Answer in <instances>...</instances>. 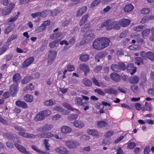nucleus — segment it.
Segmentation results:
<instances>
[{
    "instance_id": "nucleus-1",
    "label": "nucleus",
    "mask_w": 154,
    "mask_h": 154,
    "mask_svg": "<svg viewBox=\"0 0 154 154\" xmlns=\"http://www.w3.org/2000/svg\"><path fill=\"white\" fill-rule=\"evenodd\" d=\"M125 65L122 62H119L117 64H114L111 66V69L115 72H119L121 70H125Z\"/></svg>"
},
{
    "instance_id": "nucleus-2",
    "label": "nucleus",
    "mask_w": 154,
    "mask_h": 154,
    "mask_svg": "<svg viewBox=\"0 0 154 154\" xmlns=\"http://www.w3.org/2000/svg\"><path fill=\"white\" fill-rule=\"evenodd\" d=\"M83 40L85 43H88L95 38V35L94 33L87 32L84 34Z\"/></svg>"
},
{
    "instance_id": "nucleus-3",
    "label": "nucleus",
    "mask_w": 154,
    "mask_h": 154,
    "mask_svg": "<svg viewBox=\"0 0 154 154\" xmlns=\"http://www.w3.org/2000/svg\"><path fill=\"white\" fill-rule=\"evenodd\" d=\"M92 45L94 48L97 50H100L104 48V46H103L99 38L94 41Z\"/></svg>"
},
{
    "instance_id": "nucleus-4",
    "label": "nucleus",
    "mask_w": 154,
    "mask_h": 154,
    "mask_svg": "<svg viewBox=\"0 0 154 154\" xmlns=\"http://www.w3.org/2000/svg\"><path fill=\"white\" fill-rule=\"evenodd\" d=\"M120 26L119 22H118L117 21L110 22V23L107 26V29H106L109 30L114 29L115 30H118L120 29Z\"/></svg>"
},
{
    "instance_id": "nucleus-5",
    "label": "nucleus",
    "mask_w": 154,
    "mask_h": 154,
    "mask_svg": "<svg viewBox=\"0 0 154 154\" xmlns=\"http://www.w3.org/2000/svg\"><path fill=\"white\" fill-rule=\"evenodd\" d=\"M15 5L14 3H11L8 6L5 7L2 11L3 15H5L9 14L14 7Z\"/></svg>"
},
{
    "instance_id": "nucleus-6",
    "label": "nucleus",
    "mask_w": 154,
    "mask_h": 154,
    "mask_svg": "<svg viewBox=\"0 0 154 154\" xmlns=\"http://www.w3.org/2000/svg\"><path fill=\"white\" fill-rule=\"evenodd\" d=\"M53 128L52 125H46L40 127L38 128L37 131L38 132H43L51 130Z\"/></svg>"
},
{
    "instance_id": "nucleus-7",
    "label": "nucleus",
    "mask_w": 154,
    "mask_h": 154,
    "mask_svg": "<svg viewBox=\"0 0 154 154\" xmlns=\"http://www.w3.org/2000/svg\"><path fill=\"white\" fill-rule=\"evenodd\" d=\"M66 145L69 148L74 149L78 146L79 143L78 141L75 140L68 141L65 143Z\"/></svg>"
},
{
    "instance_id": "nucleus-8",
    "label": "nucleus",
    "mask_w": 154,
    "mask_h": 154,
    "mask_svg": "<svg viewBox=\"0 0 154 154\" xmlns=\"http://www.w3.org/2000/svg\"><path fill=\"white\" fill-rule=\"evenodd\" d=\"M18 84L16 83L13 84L10 87V91L11 95L13 97L16 94L18 91Z\"/></svg>"
},
{
    "instance_id": "nucleus-9",
    "label": "nucleus",
    "mask_w": 154,
    "mask_h": 154,
    "mask_svg": "<svg viewBox=\"0 0 154 154\" xmlns=\"http://www.w3.org/2000/svg\"><path fill=\"white\" fill-rule=\"evenodd\" d=\"M48 52V63H51L54 60L56 56L57 52L56 51L53 50H49Z\"/></svg>"
},
{
    "instance_id": "nucleus-10",
    "label": "nucleus",
    "mask_w": 154,
    "mask_h": 154,
    "mask_svg": "<svg viewBox=\"0 0 154 154\" xmlns=\"http://www.w3.org/2000/svg\"><path fill=\"white\" fill-rule=\"evenodd\" d=\"M34 58L32 57L28 58L22 64V67L25 68L28 67L34 61Z\"/></svg>"
},
{
    "instance_id": "nucleus-11",
    "label": "nucleus",
    "mask_w": 154,
    "mask_h": 154,
    "mask_svg": "<svg viewBox=\"0 0 154 154\" xmlns=\"http://www.w3.org/2000/svg\"><path fill=\"white\" fill-rule=\"evenodd\" d=\"M79 68L80 70L84 72V74L86 75V73L90 71V69L88 66L85 63H81L79 65Z\"/></svg>"
},
{
    "instance_id": "nucleus-12",
    "label": "nucleus",
    "mask_w": 154,
    "mask_h": 154,
    "mask_svg": "<svg viewBox=\"0 0 154 154\" xmlns=\"http://www.w3.org/2000/svg\"><path fill=\"white\" fill-rule=\"evenodd\" d=\"M131 23V21L128 19H121L119 21V25L125 27L128 26Z\"/></svg>"
},
{
    "instance_id": "nucleus-13",
    "label": "nucleus",
    "mask_w": 154,
    "mask_h": 154,
    "mask_svg": "<svg viewBox=\"0 0 154 154\" xmlns=\"http://www.w3.org/2000/svg\"><path fill=\"white\" fill-rule=\"evenodd\" d=\"M87 132L89 135L94 136L98 138L100 136L99 132L95 130L88 129Z\"/></svg>"
},
{
    "instance_id": "nucleus-14",
    "label": "nucleus",
    "mask_w": 154,
    "mask_h": 154,
    "mask_svg": "<svg viewBox=\"0 0 154 154\" xmlns=\"http://www.w3.org/2000/svg\"><path fill=\"white\" fill-rule=\"evenodd\" d=\"M73 125L74 126L79 128H82L85 126L84 122L81 120L74 121L73 123Z\"/></svg>"
},
{
    "instance_id": "nucleus-15",
    "label": "nucleus",
    "mask_w": 154,
    "mask_h": 154,
    "mask_svg": "<svg viewBox=\"0 0 154 154\" xmlns=\"http://www.w3.org/2000/svg\"><path fill=\"white\" fill-rule=\"evenodd\" d=\"M15 104L17 106L26 109L28 107V105L27 104L23 101L20 100H17Z\"/></svg>"
},
{
    "instance_id": "nucleus-16",
    "label": "nucleus",
    "mask_w": 154,
    "mask_h": 154,
    "mask_svg": "<svg viewBox=\"0 0 154 154\" xmlns=\"http://www.w3.org/2000/svg\"><path fill=\"white\" fill-rule=\"evenodd\" d=\"M104 48L107 47L109 45L110 42L109 39L107 38H99Z\"/></svg>"
},
{
    "instance_id": "nucleus-17",
    "label": "nucleus",
    "mask_w": 154,
    "mask_h": 154,
    "mask_svg": "<svg viewBox=\"0 0 154 154\" xmlns=\"http://www.w3.org/2000/svg\"><path fill=\"white\" fill-rule=\"evenodd\" d=\"M107 54L106 51L100 52L98 53L95 56V58L97 61H100L99 59L102 58L107 55Z\"/></svg>"
},
{
    "instance_id": "nucleus-18",
    "label": "nucleus",
    "mask_w": 154,
    "mask_h": 154,
    "mask_svg": "<svg viewBox=\"0 0 154 154\" xmlns=\"http://www.w3.org/2000/svg\"><path fill=\"white\" fill-rule=\"evenodd\" d=\"M55 150L57 152L60 154H65L68 152L67 149L63 146L57 147Z\"/></svg>"
},
{
    "instance_id": "nucleus-19",
    "label": "nucleus",
    "mask_w": 154,
    "mask_h": 154,
    "mask_svg": "<svg viewBox=\"0 0 154 154\" xmlns=\"http://www.w3.org/2000/svg\"><path fill=\"white\" fill-rule=\"evenodd\" d=\"M87 8L86 6H84L81 8L78 11L76 14V17L81 16L86 11Z\"/></svg>"
},
{
    "instance_id": "nucleus-20",
    "label": "nucleus",
    "mask_w": 154,
    "mask_h": 154,
    "mask_svg": "<svg viewBox=\"0 0 154 154\" xmlns=\"http://www.w3.org/2000/svg\"><path fill=\"white\" fill-rule=\"evenodd\" d=\"M45 118L44 116L41 111L39 112L35 117L34 119L36 121H40L44 119Z\"/></svg>"
},
{
    "instance_id": "nucleus-21",
    "label": "nucleus",
    "mask_w": 154,
    "mask_h": 154,
    "mask_svg": "<svg viewBox=\"0 0 154 154\" xmlns=\"http://www.w3.org/2000/svg\"><path fill=\"white\" fill-rule=\"evenodd\" d=\"M134 8L133 5L131 4H129L126 5L124 8V11L126 12H128L131 11Z\"/></svg>"
},
{
    "instance_id": "nucleus-22",
    "label": "nucleus",
    "mask_w": 154,
    "mask_h": 154,
    "mask_svg": "<svg viewBox=\"0 0 154 154\" xmlns=\"http://www.w3.org/2000/svg\"><path fill=\"white\" fill-rule=\"evenodd\" d=\"M110 76L112 79L116 82H119L120 81V76L116 73H112Z\"/></svg>"
},
{
    "instance_id": "nucleus-23",
    "label": "nucleus",
    "mask_w": 154,
    "mask_h": 154,
    "mask_svg": "<svg viewBox=\"0 0 154 154\" xmlns=\"http://www.w3.org/2000/svg\"><path fill=\"white\" fill-rule=\"evenodd\" d=\"M56 103V101L53 99H50L44 102V104L47 106H50L55 104Z\"/></svg>"
},
{
    "instance_id": "nucleus-24",
    "label": "nucleus",
    "mask_w": 154,
    "mask_h": 154,
    "mask_svg": "<svg viewBox=\"0 0 154 154\" xmlns=\"http://www.w3.org/2000/svg\"><path fill=\"white\" fill-rule=\"evenodd\" d=\"M139 81V79L137 76L134 75L131 76L129 79V81L132 84L137 83Z\"/></svg>"
},
{
    "instance_id": "nucleus-25",
    "label": "nucleus",
    "mask_w": 154,
    "mask_h": 154,
    "mask_svg": "<svg viewBox=\"0 0 154 154\" xmlns=\"http://www.w3.org/2000/svg\"><path fill=\"white\" fill-rule=\"evenodd\" d=\"M9 44L5 43L4 45L0 48V55L4 54L8 49Z\"/></svg>"
},
{
    "instance_id": "nucleus-26",
    "label": "nucleus",
    "mask_w": 154,
    "mask_h": 154,
    "mask_svg": "<svg viewBox=\"0 0 154 154\" xmlns=\"http://www.w3.org/2000/svg\"><path fill=\"white\" fill-rule=\"evenodd\" d=\"M15 24L12 23L8 26L7 27L5 30V32L6 34H8L11 32L14 27Z\"/></svg>"
},
{
    "instance_id": "nucleus-27",
    "label": "nucleus",
    "mask_w": 154,
    "mask_h": 154,
    "mask_svg": "<svg viewBox=\"0 0 154 154\" xmlns=\"http://www.w3.org/2000/svg\"><path fill=\"white\" fill-rule=\"evenodd\" d=\"M88 17V14H85L82 17L80 22V26H82L85 22H87Z\"/></svg>"
},
{
    "instance_id": "nucleus-28",
    "label": "nucleus",
    "mask_w": 154,
    "mask_h": 154,
    "mask_svg": "<svg viewBox=\"0 0 154 154\" xmlns=\"http://www.w3.org/2000/svg\"><path fill=\"white\" fill-rule=\"evenodd\" d=\"M61 131L64 133H69L71 132L72 129L70 127L66 126H64L61 128Z\"/></svg>"
},
{
    "instance_id": "nucleus-29",
    "label": "nucleus",
    "mask_w": 154,
    "mask_h": 154,
    "mask_svg": "<svg viewBox=\"0 0 154 154\" xmlns=\"http://www.w3.org/2000/svg\"><path fill=\"white\" fill-rule=\"evenodd\" d=\"M89 55L88 54H82L80 55L79 57V59L83 62H85L89 60Z\"/></svg>"
},
{
    "instance_id": "nucleus-30",
    "label": "nucleus",
    "mask_w": 154,
    "mask_h": 154,
    "mask_svg": "<svg viewBox=\"0 0 154 154\" xmlns=\"http://www.w3.org/2000/svg\"><path fill=\"white\" fill-rule=\"evenodd\" d=\"M24 99L26 101L29 103L32 102L33 100V96L29 94L26 95L24 97Z\"/></svg>"
},
{
    "instance_id": "nucleus-31",
    "label": "nucleus",
    "mask_w": 154,
    "mask_h": 154,
    "mask_svg": "<svg viewBox=\"0 0 154 154\" xmlns=\"http://www.w3.org/2000/svg\"><path fill=\"white\" fill-rule=\"evenodd\" d=\"M146 58H148L151 61H154V54L153 52L149 51L146 53Z\"/></svg>"
},
{
    "instance_id": "nucleus-32",
    "label": "nucleus",
    "mask_w": 154,
    "mask_h": 154,
    "mask_svg": "<svg viewBox=\"0 0 154 154\" xmlns=\"http://www.w3.org/2000/svg\"><path fill=\"white\" fill-rule=\"evenodd\" d=\"M21 76L19 73H17L13 75L12 79L14 82L17 83L20 81Z\"/></svg>"
},
{
    "instance_id": "nucleus-33",
    "label": "nucleus",
    "mask_w": 154,
    "mask_h": 154,
    "mask_svg": "<svg viewBox=\"0 0 154 154\" xmlns=\"http://www.w3.org/2000/svg\"><path fill=\"white\" fill-rule=\"evenodd\" d=\"M14 146L17 149L22 153H24L26 151L25 148L18 144L15 143L14 144Z\"/></svg>"
},
{
    "instance_id": "nucleus-34",
    "label": "nucleus",
    "mask_w": 154,
    "mask_h": 154,
    "mask_svg": "<svg viewBox=\"0 0 154 154\" xmlns=\"http://www.w3.org/2000/svg\"><path fill=\"white\" fill-rule=\"evenodd\" d=\"M32 79V77L30 76H27L23 79L21 81V83L23 84H26L29 82Z\"/></svg>"
},
{
    "instance_id": "nucleus-35",
    "label": "nucleus",
    "mask_w": 154,
    "mask_h": 154,
    "mask_svg": "<svg viewBox=\"0 0 154 154\" xmlns=\"http://www.w3.org/2000/svg\"><path fill=\"white\" fill-rule=\"evenodd\" d=\"M108 125V123L104 121H101L97 122V126L99 128L105 127Z\"/></svg>"
},
{
    "instance_id": "nucleus-36",
    "label": "nucleus",
    "mask_w": 154,
    "mask_h": 154,
    "mask_svg": "<svg viewBox=\"0 0 154 154\" xmlns=\"http://www.w3.org/2000/svg\"><path fill=\"white\" fill-rule=\"evenodd\" d=\"M83 83L86 86H91L92 85V82L86 78L84 79H83Z\"/></svg>"
},
{
    "instance_id": "nucleus-37",
    "label": "nucleus",
    "mask_w": 154,
    "mask_h": 154,
    "mask_svg": "<svg viewBox=\"0 0 154 154\" xmlns=\"http://www.w3.org/2000/svg\"><path fill=\"white\" fill-rule=\"evenodd\" d=\"M17 34L12 35L8 38L7 41L5 43H8V44L10 45L9 42L12 40L16 39L17 37Z\"/></svg>"
},
{
    "instance_id": "nucleus-38",
    "label": "nucleus",
    "mask_w": 154,
    "mask_h": 154,
    "mask_svg": "<svg viewBox=\"0 0 154 154\" xmlns=\"http://www.w3.org/2000/svg\"><path fill=\"white\" fill-rule=\"evenodd\" d=\"M150 30L149 29H147L143 30L142 33L143 37L144 38H146L148 36L150 32Z\"/></svg>"
},
{
    "instance_id": "nucleus-39",
    "label": "nucleus",
    "mask_w": 154,
    "mask_h": 154,
    "mask_svg": "<svg viewBox=\"0 0 154 154\" xmlns=\"http://www.w3.org/2000/svg\"><path fill=\"white\" fill-rule=\"evenodd\" d=\"M63 106L65 107L66 108H67L69 109H70L71 110L73 111L74 109L77 110L78 111V112L80 113V112H79V110L77 109H76L75 108L73 109L72 107L70 106L69 104L64 102L63 104Z\"/></svg>"
},
{
    "instance_id": "nucleus-40",
    "label": "nucleus",
    "mask_w": 154,
    "mask_h": 154,
    "mask_svg": "<svg viewBox=\"0 0 154 154\" xmlns=\"http://www.w3.org/2000/svg\"><path fill=\"white\" fill-rule=\"evenodd\" d=\"M29 85L26 87L24 89L23 91H27L28 90L32 91L34 89V86L32 85V83L29 84Z\"/></svg>"
},
{
    "instance_id": "nucleus-41",
    "label": "nucleus",
    "mask_w": 154,
    "mask_h": 154,
    "mask_svg": "<svg viewBox=\"0 0 154 154\" xmlns=\"http://www.w3.org/2000/svg\"><path fill=\"white\" fill-rule=\"evenodd\" d=\"M54 109L57 111L63 112V113L65 115L68 114L66 112V110L65 111L63 109H62L60 106H56L54 107Z\"/></svg>"
},
{
    "instance_id": "nucleus-42",
    "label": "nucleus",
    "mask_w": 154,
    "mask_h": 154,
    "mask_svg": "<svg viewBox=\"0 0 154 154\" xmlns=\"http://www.w3.org/2000/svg\"><path fill=\"white\" fill-rule=\"evenodd\" d=\"M3 136L4 137H7L11 140H13L14 137V135L10 133H4Z\"/></svg>"
},
{
    "instance_id": "nucleus-43",
    "label": "nucleus",
    "mask_w": 154,
    "mask_h": 154,
    "mask_svg": "<svg viewBox=\"0 0 154 154\" xmlns=\"http://www.w3.org/2000/svg\"><path fill=\"white\" fill-rule=\"evenodd\" d=\"M82 101V99L81 97H76L75 100V104L79 106L81 104Z\"/></svg>"
},
{
    "instance_id": "nucleus-44",
    "label": "nucleus",
    "mask_w": 154,
    "mask_h": 154,
    "mask_svg": "<svg viewBox=\"0 0 154 154\" xmlns=\"http://www.w3.org/2000/svg\"><path fill=\"white\" fill-rule=\"evenodd\" d=\"M102 0H95L93 2L91 5V8H93L99 4Z\"/></svg>"
},
{
    "instance_id": "nucleus-45",
    "label": "nucleus",
    "mask_w": 154,
    "mask_h": 154,
    "mask_svg": "<svg viewBox=\"0 0 154 154\" xmlns=\"http://www.w3.org/2000/svg\"><path fill=\"white\" fill-rule=\"evenodd\" d=\"M143 28V26L142 25H139L136 26L134 27L133 30L135 31L139 32L142 30Z\"/></svg>"
},
{
    "instance_id": "nucleus-46",
    "label": "nucleus",
    "mask_w": 154,
    "mask_h": 154,
    "mask_svg": "<svg viewBox=\"0 0 154 154\" xmlns=\"http://www.w3.org/2000/svg\"><path fill=\"white\" fill-rule=\"evenodd\" d=\"M46 28V27L42 24L39 26L37 27L36 29V31L37 32H41L43 31Z\"/></svg>"
},
{
    "instance_id": "nucleus-47",
    "label": "nucleus",
    "mask_w": 154,
    "mask_h": 154,
    "mask_svg": "<svg viewBox=\"0 0 154 154\" xmlns=\"http://www.w3.org/2000/svg\"><path fill=\"white\" fill-rule=\"evenodd\" d=\"M51 11L49 12V13H51V15L53 16H55L60 13V11L59 10L56 9H54L53 11Z\"/></svg>"
},
{
    "instance_id": "nucleus-48",
    "label": "nucleus",
    "mask_w": 154,
    "mask_h": 154,
    "mask_svg": "<svg viewBox=\"0 0 154 154\" xmlns=\"http://www.w3.org/2000/svg\"><path fill=\"white\" fill-rule=\"evenodd\" d=\"M58 45V44L56 40H54L49 44V47L51 48L56 47Z\"/></svg>"
},
{
    "instance_id": "nucleus-49",
    "label": "nucleus",
    "mask_w": 154,
    "mask_h": 154,
    "mask_svg": "<svg viewBox=\"0 0 154 154\" xmlns=\"http://www.w3.org/2000/svg\"><path fill=\"white\" fill-rule=\"evenodd\" d=\"M90 27V25L89 23H86L85 25L81 29L82 32H83L85 31V30L89 29Z\"/></svg>"
},
{
    "instance_id": "nucleus-50",
    "label": "nucleus",
    "mask_w": 154,
    "mask_h": 154,
    "mask_svg": "<svg viewBox=\"0 0 154 154\" xmlns=\"http://www.w3.org/2000/svg\"><path fill=\"white\" fill-rule=\"evenodd\" d=\"M90 138V136L86 135H83L80 137V139L82 141H87Z\"/></svg>"
},
{
    "instance_id": "nucleus-51",
    "label": "nucleus",
    "mask_w": 154,
    "mask_h": 154,
    "mask_svg": "<svg viewBox=\"0 0 154 154\" xmlns=\"http://www.w3.org/2000/svg\"><path fill=\"white\" fill-rule=\"evenodd\" d=\"M50 11H51L49 10H48L44 11L42 12H39L40 16L42 17H45L49 13V12Z\"/></svg>"
},
{
    "instance_id": "nucleus-52",
    "label": "nucleus",
    "mask_w": 154,
    "mask_h": 154,
    "mask_svg": "<svg viewBox=\"0 0 154 154\" xmlns=\"http://www.w3.org/2000/svg\"><path fill=\"white\" fill-rule=\"evenodd\" d=\"M106 91V93L109 94H117V91L112 88H110L108 89H107Z\"/></svg>"
},
{
    "instance_id": "nucleus-53",
    "label": "nucleus",
    "mask_w": 154,
    "mask_h": 154,
    "mask_svg": "<svg viewBox=\"0 0 154 154\" xmlns=\"http://www.w3.org/2000/svg\"><path fill=\"white\" fill-rule=\"evenodd\" d=\"M41 112L45 117L46 116H48L50 115L51 114V111L49 110H46L43 111H42Z\"/></svg>"
},
{
    "instance_id": "nucleus-54",
    "label": "nucleus",
    "mask_w": 154,
    "mask_h": 154,
    "mask_svg": "<svg viewBox=\"0 0 154 154\" xmlns=\"http://www.w3.org/2000/svg\"><path fill=\"white\" fill-rule=\"evenodd\" d=\"M95 92L97 93L98 94L104 96L105 95V93L101 89H96L94 90Z\"/></svg>"
},
{
    "instance_id": "nucleus-55",
    "label": "nucleus",
    "mask_w": 154,
    "mask_h": 154,
    "mask_svg": "<svg viewBox=\"0 0 154 154\" xmlns=\"http://www.w3.org/2000/svg\"><path fill=\"white\" fill-rule=\"evenodd\" d=\"M150 11V9L148 8H144L142 10L141 13L142 14L146 15L149 13Z\"/></svg>"
},
{
    "instance_id": "nucleus-56",
    "label": "nucleus",
    "mask_w": 154,
    "mask_h": 154,
    "mask_svg": "<svg viewBox=\"0 0 154 154\" xmlns=\"http://www.w3.org/2000/svg\"><path fill=\"white\" fill-rule=\"evenodd\" d=\"M13 141L14 142V145L15 144H20L21 143V141L17 137H14V138H13Z\"/></svg>"
},
{
    "instance_id": "nucleus-57",
    "label": "nucleus",
    "mask_w": 154,
    "mask_h": 154,
    "mask_svg": "<svg viewBox=\"0 0 154 154\" xmlns=\"http://www.w3.org/2000/svg\"><path fill=\"white\" fill-rule=\"evenodd\" d=\"M6 145L7 147L9 148L12 149L14 148V146L12 143L10 141H7L6 142Z\"/></svg>"
},
{
    "instance_id": "nucleus-58",
    "label": "nucleus",
    "mask_w": 154,
    "mask_h": 154,
    "mask_svg": "<svg viewBox=\"0 0 154 154\" xmlns=\"http://www.w3.org/2000/svg\"><path fill=\"white\" fill-rule=\"evenodd\" d=\"M78 115L77 114L70 115L68 116V118L70 120H75L77 118Z\"/></svg>"
},
{
    "instance_id": "nucleus-59",
    "label": "nucleus",
    "mask_w": 154,
    "mask_h": 154,
    "mask_svg": "<svg viewBox=\"0 0 154 154\" xmlns=\"http://www.w3.org/2000/svg\"><path fill=\"white\" fill-rule=\"evenodd\" d=\"M136 146V144L134 142H131L128 145V147L130 149H133Z\"/></svg>"
},
{
    "instance_id": "nucleus-60",
    "label": "nucleus",
    "mask_w": 154,
    "mask_h": 154,
    "mask_svg": "<svg viewBox=\"0 0 154 154\" xmlns=\"http://www.w3.org/2000/svg\"><path fill=\"white\" fill-rule=\"evenodd\" d=\"M149 20V16H146L143 17L140 21V23H143Z\"/></svg>"
},
{
    "instance_id": "nucleus-61",
    "label": "nucleus",
    "mask_w": 154,
    "mask_h": 154,
    "mask_svg": "<svg viewBox=\"0 0 154 154\" xmlns=\"http://www.w3.org/2000/svg\"><path fill=\"white\" fill-rule=\"evenodd\" d=\"M131 90L135 93L137 92L138 90V87L134 85H132L131 87Z\"/></svg>"
},
{
    "instance_id": "nucleus-62",
    "label": "nucleus",
    "mask_w": 154,
    "mask_h": 154,
    "mask_svg": "<svg viewBox=\"0 0 154 154\" xmlns=\"http://www.w3.org/2000/svg\"><path fill=\"white\" fill-rule=\"evenodd\" d=\"M18 18V17L17 16H15L14 17H10L7 20V22H12L15 21Z\"/></svg>"
},
{
    "instance_id": "nucleus-63",
    "label": "nucleus",
    "mask_w": 154,
    "mask_h": 154,
    "mask_svg": "<svg viewBox=\"0 0 154 154\" xmlns=\"http://www.w3.org/2000/svg\"><path fill=\"white\" fill-rule=\"evenodd\" d=\"M113 134V132L112 131H107L105 135V137H111Z\"/></svg>"
},
{
    "instance_id": "nucleus-64",
    "label": "nucleus",
    "mask_w": 154,
    "mask_h": 154,
    "mask_svg": "<svg viewBox=\"0 0 154 154\" xmlns=\"http://www.w3.org/2000/svg\"><path fill=\"white\" fill-rule=\"evenodd\" d=\"M128 32V31L127 30L123 31L120 35L119 38H123L127 35Z\"/></svg>"
}]
</instances>
